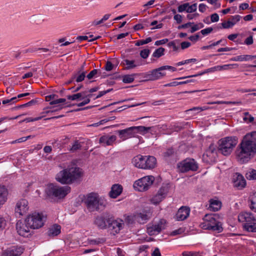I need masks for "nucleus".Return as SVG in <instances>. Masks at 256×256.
<instances>
[{"label": "nucleus", "instance_id": "c756f323", "mask_svg": "<svg viewBox=\"0 0 256 256\" xmlns=\"http://www.w3.org/2000/svg\"><path fill=\"white\" fill-rule=\"evenodd\" d=\"M209 202L210 204L208 209L210 210L216 212L220 209L222 204L219 200L211 199L210 200Z\"/></svg>", "mask_w": 256, "mask_h": 256}, {"label": "nucleus", "instance_id": "6e6552de", "mask_svg": "<svg viewBox=\"0 0 256 256\" xmlns=\"http://www.w3.org/2000/svg\"><path fill=\"white\" fill-rule=\"evenodd\" d=\"M154 180V178L152 176H144L135 181L133 186L134 188L139 192L147 190Z\"/></svg>", "mask_w": 256, "mask_h": 256}, {"label": "nucleus", "instance_id": "de8ad7c7", "mask_svg": "<svg viewBox=\"0 0 256 256\" xmlns=\"http://www.w3.org/2000/svg\"><path fill=\"white\" fill-rule=\"evenodd\" d=\"M197 10V4L195 3L192 5H190L188 3V6L187 8L186 12L188 13H192L196 12Z\"/></svg>", "mask_w": 256, "mask_h": 256}, {"label": "nucleus", "instance_id": "5fc2aeb1", "mask_svg": "<svg viewBox=\"0 0 256 256\" xmlns=\"http://www.w3.org/2000/svg\"><path fill=\"white\" fill-rule=\"evenodd\" d=\"M104 241L105 240L103 238H98L90 240V243L92 244H98L104 242Z\"/></svg>", "mask_w": 256, "mask_h": 256}, {"label": "nucleus", "instance_id": "dca6fc26", "mask_svg": "<svg viewBox=\"0 0 256 256\" xmlns=\"http://www.w3.org/2000/svg\"><path fill=\"white\" fill-rule=\"evenodd\" d=\"M30 227L24 222L18 221L16 224V229L19 235L24 237H28L30 234Z\"/></svg>", "mask_w": 256, "mask_h": 256}, {"label": "nucleus", "instance_id": "20e7f679", "mask_svg": "<svg viewBox=\"0 0 256 256\" xmlns=\"http://www.w3.org/2000/svg\"><path fill=\"white\" fill-rule=\"evenodd\" d=\"M83 202L89 212L98 211L101 208H104L106 204V201L94 192L88 194L84 197Z\"/></svg>", "mask_w": 256, "mask_h": 256}, {"label": "nucleus", "instance_id": "79ce46f5", "mask_svg": "<svg viewBox=\"0 0 256 256\" xmlns=\"http://www.w3.org/2000/svg\"><path fill=\"white\" fill-rule=\"evenodd\" d=\"M246 176L249 180H256V170L252 169L246 173Z\"/></svg>", "mask_w": 256, "mask_h": 256}, {"label": "nucleus", "instance_id": "1a4fd4ad", "mask_svg": "<svg viewBox=\"0 0 256 256\" xmlns=\"http://www.w3.org/2000/svg\"><path fill=\"white\" fill-rule=\"evenodd\" d=\"M180 172H186L190 170L196 171L198 169V165L194 159H186L178 164Z\"/></svg>", "mask_w": 256, "mask_h": 256}, {"label": "nucleus", "instance_id": "2eb2a0df", "mask_svg": "<svg viewBox=\"0 0 256 256\" xmlns=\"http://www.w3.org/2000/svg\"><path fill=\"white\" fill-rule=\"evenodd\" d=\"M28 210V202L25 199L18 201L15 208V214L16 216H22L26 214Z\"/></svg>", "mask_w": 256, "mask_h": 256}, {"label": "nucleus", "instance_id": "f3484780", "mask_svg": "<svg viewBox=\"0 0 256 256\" xmlns=\"http://www.w3.org/2000/svg\"><path fill=\"white\" fill-rule=\"evenodd\" d=\"M24 248L22 246H12L2 252V256H18L23 253Z\"/></svg>", "mask_w": 256, "mask_h": 256}, {"label": "nucleus", "instance_id": "473e14b6", "mask_svg": "<svg viewBox=\"0 0 256 256\" xmlns=\"http://www.w3.org/2000/svg\"><path fill=\"white\" fill-rule=\"evenodd\" d=\"M124 64L126 66V70H130L138 66H140L141 64L138 63L134 60H129L128 59H126L124 60Z\"/></svg>", "mask_w": 256, "mask_h": 256}, {"label": "nucleus", "instance_id": "ea45409f", "mask_svg": "<svg viewBox=\"0 0 256 256\" xmlns=\"http://www.w3.org/2000/svg\"><path fill=\"white\" fill-rule=\"evenodd\" d=\"M86 72H82L81 73L78 74L76 72V74H74L73 75H76V77L75 78L76 81L77 82L83 81L84 80Z\"/></svg>", "mask_w": 256, "mask_h": 256}, {"label": "nucleus", "instance_id": "8fccbe9b", "mask_svg": "<svg viewBox=\"0 0 256 256\" xmlns=\"http://www.w3.org/2000/svg\"><path fill=\"white\" fill-rule=\"evenodd\" d=\"M150 54V50L144 49L140 52V55L142 58L146 59L148 58Z\"/></svg>", "mask_w": 256, "mask_h": 256}, {"label": "nucleus", "instance_id": "052dcab7", "mask_svg": "<svg viewBox=\"0 0 256 256\" xmlns=\"http://www.w3.org/2000/svg\"><path fill=\"white\" fill-rule=\"evenodd\" d=\"M110 118H104V119H103V120H100V122H98L93 124H92V126H100L101 124H105L106 122L110 121Z\"/></svg>", "mask_w": 256, "mask_h": 256}, {"label": "nucleus", "instance_id": "f704fd0d", "mask_svg": "<svg viewBox=\"0 0 256 256\" xmlns=\"http://www.w3.org/2000/svg\"><path fill=\"white\" fill-rule=\"evenodd\" d=\"M82 146L80 144V142L78 140H76L74 141L71 148H70V151L72 152H75L77 150L81 149Z\"/></svg>", "mask_w": 256, "mask_h": 256}, {"label": "nucleus", "instance_id": "338daca9", "mask_svg": "<svg viewBox=\"0 0 256 256\" xmlns=\"http://www.w3.org/2000/svg\"><path fill=\"white\" fill-rule=\"evenodd\" d=\"M113 68L114 65L112 64L110 62L108 61L105 66V70L106 71H110L112 70Z\"/></svg>", "mask_w": 256, "mask_h": 256}, {"label": "nucleus", "instance_id": "e2e57ef3", "mask_svg": "<svg viewBox=\"0 0 256 256\" xmlns=\"http://www.w3.org/2000/svg\"><path fill=\"white\" fill-rule=\"evenodd\" d=\"M219 20V16L216 13L212 14L210 16V20L212 22H217Z\"/></svg>", "mask_w": 256, "mask_h": 256}, {"label": "nucleus", "instance_id": "412c9836", "mask_svg": "<svg viewBox=\"0 0 256 256\" xmlns=\"http://www.w3.org/2000/svg\"><path fill=\"white\" fill-rule=\"evenodd\" d=\"M116 132L122 140H125L129 138L134 137L135 135V132H134L132 126L118 130Z\"/></svg>", "mask_w": 256, "mask_h": 256}, {"label": "nucleus", "instance_id": "393cba45", "mask_svg": "<svg viewBox=\"0 0 256 256\" xmlns=\"http://www.w3.org/2000/svg\"><path fill=\"white\" fill-rule=\"evenodd\" d=\"M61 226L57 224H54L50 226L47 232V234L50 238H54L60 234Z\"/></svg>", "mask_w": 256, "mask_h": 256}, {"label": "nucleus", "instance_id": "cd10ccee", "mask_svg": "<svg viewBox=\"0 0 256 256\" xmlns=\"http://www.w3.org/2000/svg\"><path fill=\"white\" fill-rule=\"evenodd\" d=\"M145 169H150L154 168L156 163V158L153 156H144Z\"/></svg>", "mask_w": 256, "mask_h": 256}, {"label": "nucleus", "instance_id": "4be33fe9", "mask_svg": "<svg viewBox=\"0 0 256 256\" xmlns=\"http://www.w3.org/2000/svg\"><path fill=\"white\" fill-rule=\"evenodd\" d=\"M190 214V208L188 206H182L178 209L176 214L175 218L178 221L184 220L188 218Z\"/></svg>", "mask_w": 256, "mask_h": 256}, {"label": "nucleus", "instance_id": "b1692460", "mask_svg": "<svg viewBox=\"0 0 256 256\" xmlns=\"http://www.w3.org/2000/svg\"><path fill=\"white\" fill-rule=\"evenodd\" d=\"M144 156L138 155L132 158V163L136 168L144 169L146 166L144 164Z\"/></svg>", "mask_w": 256, "mask_h": 256}, {"label": "nucleus", "instance_id": "c9c22d12", "mask_svg": "<svg viewBox=\"0 0 256 256\" xmlns=\"http://www.w3.org/2000/svg\"><path fill=\"white\" fill-rule=\"evenodd\" d=\"M165 49L162 47L156 49L153 52L152 56L154 58H159L164 55Z\"/></svg>", "mask_w": 256, "mask_h": 256}, {"label": "nucleus", "instance_id": "0e129e2a", "mask_svg": "<svg viewBox=\"0 0 256 256\" xmlns=\"http://www.w3.org/2000/svg\"><path fill=\"white\" fill-rule=\"evenodd\" d=\"M191 43L188 42H183L180 43V47L182 50H184L190 46Z\"/></svg>", "mask_w": 256, "mask_h": 256}, {"label": "nucleus", "instance_id": "c85d7f7f", "mask_svg": "<svg viewBox=\"0 0 256 256\" xmlns=\"http://www.w3.org/2000/svg\"><path fill=\"white\" fill-rule=\"evenodd\" d=\"M162 230V225L160 224L148 227L147 232L150 236L158 234Z\"/></svg>", "mask_w": 256, "mask_h": 256}, {"label": "nucleus", "instance_id": "423d86ee", "mask_svg": "<svg viewBox=\"0 0 256 256\" xmlns=\"http://www.w3.org/2000/svg\"><path fill=\"white\" fill-rule=\"evenodd\" d=\"M204 222L201 223V226L203 229L221 232L223 228L222 224L218 222L214 216L212 214H206L203 218Z\"/></svg>", "mask_w": 256, "mask_h": 256}, {"label": "nucleus", "instance_id": "f03ea898", "mask_svg": "<svg viewBox=\"0 0 256 256\" xmlns=\"http://www.w3.org/2000/svg\"><path fill=\"white\" fill-rule=\"evenodd\" d=\"M82 170L78 167L66 168L60 170L56 175V179L62 184H71L82 176Z\"/></svg>", "mask_w": 256, "mask_h": 256}, {"label": "nucleus", "instance_id": "a211bd4d", "mask_svg": "<svg viewBox=\"0 0 256 256\" xmlns=\"http://www.w3.org/2000/svg\"><path fill=\"white\" fill-rule=\"evenodd\" d=\"M162 71V70H160L158 68L148 72L144 77L150 80L160 79L166 75V73Z\"/></svg>", "mask_w": 256, "mask_h": 256}, {"label": "nucleus", "instance_id": "864d4df0", "mask_svg": "<svg viewBox=\"0 0 256 256\" xmlns=\"http://www.w3.org/2000/svg\"><path fill=\"white\" fill-rule=\"evenodd\" d=\"M221 42H222V40H218L216 42H214L212 43V44H210L209 46H204L202 47L201 49L202 50H206L212 48L214 46L220 44Z\"/></svg>", "mask_w": 256, "mask_h": 256}, {"label": "nucleus", "instance_id": "9b49d317", "mask_svg": "<svg viewBox=\"0 0 256 256\" xmlns=\"http://www.w3.org/2000/svg\"><path fill=\"white\" fill-rule=\"evenodd\" d=\"M110 214L108 213H104L97 216L94 220L95 224L100 229H106L108 222H110Z\"/></svg>", "mask_w": 256, "mask_h": 256}, {"label": "nucleus", "instance_id": "0eeeda50", "mask_svg": "<svg viewBox=\"0 0 256 256\" xmlns=\"http://www.w3.org/2000/svg\"><path fill=\"white\" fill-rule=\"evenodd\" d=\"M44 216L42 213L34 212L28 215L25 219V222L31 229H38L42 228L44 223Z\"/></svg>", "mask_w": 256, "mask_h": 256}, {"label": "nucleus", "instance_id": "c03bdc74", "mask_svg": "<svg viewBox=\"0 0 256 256\" xmlns=\"http://www.w3.org/2000/svg\"><path fill=\"white\" fill-rule=\"evenodd\" d=\"M63 108V106L61 104H58L56 106L53 107V110H44L42 112V114H48L50 113H52L54 112H56L58 110H62Z\"/></svg>", "mask_w": 256, "mask_h": 256}, {"label": "nucleus", "instance_id": "4d7b16f0", "mask_svg": "<svg viewBox=\"0 0 256 256\" xmlns=\"http://www.w3.org/2000/svg\"><path fill=\"white\" fill-rule=\"evenodd\" d=\"M159 69L160 70H171L172 72H175L176 70V68L174 67H173L172 66H162L160 67L159 68Z\"/></svg>", "mask_w": 256, "mask_h": 256}, {"label": "nucleus", "instance_id": "49530a36", "mask_svg": "<svg viewBox=\"0 0 256 256\" xmlns=\"http://www.w3.org/2000/svg\"><path fill=\"white\" fill-rule=\"evenodd\" d=\"M244 117L243 118V120L245 122H252L254 120V118L249 114L248 112H244Z\"/></svg>", "mask_w": 256, "mask_h": 256}, {"label": "nucleus", "instance_id": "a878e982", "mask_svg": "<svg viewBox=\"0 0 256 256\" xmlns=\"http://www.w3.org/2000/svg\"><path fill=\"white\" fill-rule=\"evenodd\" d=\"M58 97V95L55 94H52L46 96L45 99L46 101L50 102V105L58 104L60 103H64L66 102V100L63 98L55 100V98Z\"/></svg>", "mask_w": 256, "mask_h": 256}, {"label": "nucleus", "instance_id": "f8f14e48", "mask_svg": "<svg viewBox=\"0 0 256 256\" xmlns=\"http://www.w3.org/2000/svg\"><path fill=\"white\" fill-rule=\"evenodd\" d=\"M238 142V138L236 136L225 137V156L229 155Z\"/></svg>", "mask_w": 256, "mask_h": 256}, {"label": "nucleus", "instance_id": "7ed1b4c3", "mask_svg": "<svg viewBox=\"0 0 256 256\" xmlns=\"http://www.w3.org/2000/svg\"><path fill=\"white\" fill-rule=\"evenodd\" d=\"M218 152L224 154V138L220 139L216 144L213 143L210 144L208 148L202 155V160L208 164L215 162L216 160Z\"/></svg>", "mask_w": 256, "mask_h": 256}, {"label": "nucleus", "instance_id": "09e8293b", "mask_svg": "<svg viewBox=\"0 0 256 256\" xmlns=\"http://www.w3.org/2000/svg\"><path fill=\"white\" fill-rule=\"evenodd\" d=\"M250 202L249 206L250 209L256 212V202L254 198H252L248 200Z\"/></svg>", "mask_w": 256, "mask_h": 256}, {"label": "nucleus", "instance_id": "4c0bfd02", "mask_svg": "<svg viewBox=\"0 0 256 256\" xmlns=\"http://www.w3.org/2000/svg\"><path fill=\"white\" fill-rule=\"evenodd\" d=\"M134 74H126L122 76V82L125 84H130L134 81Z\"/></svg>", "mask_w": 256, "mask_h": 256}, {"label": "nucleus", "instance_id": "a19ab883", "mask_svg": "<svg viewBox=\"0 0 256 256\" xmlns=\"http://www.w3.org/2000/svg\"><path fill=\"white\" fill-rule=\"evenodd\" d=\"M152 41V38L150 37H148L145 40H140L136 42L135 46H140L145 44H147Z\"/></svg>", "mask_w": 256, "mask_h": 256}, {"label": "nucleus", "instance_id": "603ef678", "mask_svg": "<svg viewBox=\"0 0 256 256\" xmlns=\"http://www.w3.org/2000/svg\"><path fill=\"white\" fill-rule=\"evenodd\" d=\"M188 6V2L184 3L180 5L178 8V12H182L184 11L186 12Z\"/></svg>", "mask_w": 256, "mask_h": 256}, {"label": "nucleus", "instance_id": "13d9d810", "mask_svg": "<svg viewBox=\"0 0 256 256\" xmlns=\"http://www.w3.org/2000/svg\"><path fill=\"white\" fill-rule=\"evenodd\" d=\"M200 36V33H197L193 36H190L188 39L192 42H196L199 40Z\"/></svg>", "mask_w": 256, "mask_h": 256}, {"label": "nucleus", "instance_id": "6ab92c4d", "mask_svg": "<svg viewBox=\"0 0 256 256\" xmlns=\"http://www.w3.org/2000/svg\"><path fill=\"white\" fill-rule=\"evenodd\" d=\"M234 186L238 190H242L246 186V180L240 173L236 172L233 176Z\"/></svg>", "mask_w": 256, "mask_h": 256}, {"label": "nucleus", "instance_id": "680f3d73", "mask_svg": "<svg viewBox=\"0 0 256 256\" xmlns=\"http://www.w3.org/2000/svg\"><path fill=\"white\" fill-rule=\"evenodd\" d=\"M224 66H217L214 67L208 68L207 70L208 72H214L216 70H220L223 69Z\"/></svg>", "mask_w": 256, "mask_h": 256}, {"label": "nucleus", "instance_id": "3c124183", "mask_svg": "<svg viewBox=\"0 0 256 256\" xmlns=\"http://www.w3.org/2000/svg\"><path fill=\"white\" fill-rule=\"evenodd\" d=\"M174 150L172 148L168 149L164 153V156L166 158H169L174 155Z\"/></svg>", "mask_w": 256, "mask_h": 256}, {"label": "nucleus", "instance_id": "58836bf2", "mask_svg": "<svg viewBox=\"0 0 256 256\" xmlns=\"http://www.w3.org/2000/svg\"><path fill=\"white\" fill-rule=\"evenodd\" d=\"M233 61H248L250 60V56L248 55H240L235 56L230 60Z\"/></svg>", "mask_w": 256, "mask_h": 256}, {"label": "nucleus", "instance_id": "bf43d9fd", "mask_svg": "<svg viewBox=\"0 0 256 256\" xmlns=\"http://www.w3.org/2000/svg\"><path fill=\"white\" fill-rule=\"evenodd\" d=\"M212 30L213 29L212 28L209 27L201 30L199 33L202 34L203 36H206L210 34L212 31Z\"/></svg>", "mask_w": 256, "mask_h": 256}, {"label": "nucleus", "instance_id": "6e6d98bb", "mask_svg": "<svg viewBox=\"0 0 256 256\" xmlns=\"http://www.w3.org/2000/svg\"><path fill=\"white\" fill-rule=\"evenodd\" d=\"M98 69H94L92 70L87 76L86 77L88 80H91L95 76L98 74Z\"/></svg>", "mask_w": 256, "mask_h": 256}, {"label": "nucleus", "instance_id": "39448f33", "mask_svg": "<svg viewBox=\"0 0 256 256\" xmlns=\"http://www.w3.org/2000/svg\"><path fill=\"white\" fill-rule=\"evenodd\" d=\"M70 191V188L68 186H59L54 184H50L46 190L48 196L50 198H62Z\"/></svg>", "mask_w": 256, "mask_h": 256}, {"label": "nucleus", "instance_id": "ddd939ff", "mask_svg": "<svg viewBox=\"0 0 256 256\" xmlns=\"http://www.w3.org/2000/svg\"><path fill=\"white\" fill-rule=\"evenodd\" d=\"M168 192V188L162 186L158 190L156 194L150 198V202L154 204H158L165 198Z\"/></svg>", "mask_w": 256, "mask_h": 256}, {"label": "nucleus", "instance_id": "bb28decb", "mask_svg": "<svg viewBox=\"0 0 256 256\" xmlns=\"http://www.w3.org/2000/svg\"><path fill=\"white\" fill-rule=\"evenodd\" d=\"M122 191V187L121 185L118 184H114L111 188L109 196L110 198H115L121 194Z\"/></svg>", "mask_w": 256, "mask_h": 256}, {"label": "nucleus", "instance_id": "4468645a", "mask_svg": "<svg viewBox=\"0 0 256 256\" xmlns=\"http://www.w3.org/2000/svg\"><path fill=\"white\" fill-rule=\"evenodd\" d=\"M150 212L144 211L136 213L133 216H130L128 218H132V220H136L140 224H146L150 218Z\"/></svg>", "mask_w": 256, "mask_h": 256}, {"label": "nucleus", "instance_id": "72a5a7b5", "mask_svg": "<svg viewBox=\"0 0 256 256\" xmlns=\"http://www.w3.org/2000/svg\"><path fill=\"white\" fill-rule=\"evenodd\" d=\"M83 94H84V92H79L72 95H69L67 96V98L71 100H83L84 98V96H83Z\"/></svg>", "mask_w": 256, "mask_h": 256}, {"label": "nucleus", "instance_id": "2f4dec72", "mask_svg": "<svg viewBox=\"0 0 256 256\" xmlns=\"http://www.w3.org/2000/svg\"><path fill=\"white\" fill-rule=\"evenodd\" d=\"M243 228L248 232H256V219L255 218V220H252V222L246 223L244 225Z\"/></svg>", "mask_w": 256, "mask_h": 256}, {"label": "nucleus", "instance_id": "f257e3e1", "mask_svg": "<svg viewBox=\"0 0 256 256\" xmlns=\"http://www.w3.org/2000/svg\"><path fill=\"white\" fill-rule=\"evenodd\" d=\"M236 158L240 164L249 162L256 154V131L247 133L238 145Z\"/></svg>", "mask_w": 256, "mask_h": 256}, {"label": "nucleus", "instance_id": "aec40b11", "mask_svg": "<svg viewBox=\"0 0 256 256\" xmlns=\"http://www.w3.org/2000/svg\"><path fill=\"white\" fill-rule=\"evenodd\" d=\"M238 220L242 224V228H244V225L246 223H250L252 222V220H255V218L252 212H244L238 214Z\"/></svg>", "mask_w": 256, "mask_h": 256}, {"label": "nucleus", "instance_id": "a18cd8bd", "mask_svg": "<svg viewBox=\"0 0 256 256\" xmlns=\"http://www.w3.org/2000/svg\"><path fill=\"white\" fill-rule=\"evenodd\" d=\"M92 94H88L84 96V100L78 104H77V106H84L88 104L90 100V98H92Z\"/></svg>", "mask_w": 256, "mask_h": 256}, {"label": "nucleus", "instance_id": "774afa93", "mask_svg": "<svg viewBox=\"0 0 256 256\" xmlns=\"http://www.w3.org/2000/svg\"><path fill=\"white\" fill-rule=\"evenodd\" d=\"M194 25L191 27L190 29L188 30V32L190 33H194L195 32L200 30L199 24H193Z\"/></svg>", "mask_w": 256, "mask_h": 256}, {"label": "nucleus", "instance_id": "5701e85b", "mask_svg": "<svg viewBox=\"0 0 256 256\" xmlns=\"http://www.w3.org/2000/svg\"><path fill=\"white\" fill-rule=\"evenodd\" d=\"M116 140L114 135L106 134L102 136L99 140V142L103 146H112Z\"/></svg>", "mask_w": 256, "mask_h": 256}, {"label": "nucleus", "instance_id": "37998d69", "mask_svg": "<svg viewBox=\"0 0 256 256\" xmlns=\"http://www.w3.org/2000/svg\"><path fill=\"white\" fill-rule=\"evenodd\" d=\"M180 42V40H175L171 41L168 44V46L169 48H172L174 51H176L178 49V46H176Z\"/></svg>", "mask_w": 256, "mask_h": 256}, {"label": "nucleus", "instance_id": "69168bd1", "mask_svg": "<svg viewBox=\"0 0 256 256\" xmlns=\"http://www.w3.org/2000/svg\"><path fill=\"white\" fill-rule=\"evenodd\" d=\"M242 16L240 15H235L234 16H232L231 17V21L233 22L234 24H235L238 22L240 21Z\"/></svg>", "mask_w": 256, "mask_h": 256}, {"label": "nucleus", "instance_id": "7c9ffc66", "mask_svg": "<svg viewBox=\"0 0 256 256\" xmlns=\"http://www.w3.org/2000/svg\"><path fill=\"white\" fill-rule=\"evenodd\" d=\"M8 194L6 188L4 186H0V207L6 202Z\"/></svg>", "mask_w": 256, "mask_h": 256}, {"label": "nucleus", "instance_id": "e433bc0d", "mask_svg": "<svg viewBox=\"0 0 256 256\" xmlns=\"http://www.w3.org/2000/svg\"><path fill=\"white\" fill-rule=\"evenodd\" d=\"M135 132V134L138 132H148L150 130V127H146L144 126H132Z\"/></svg>", "mask_w": 256, "mask_h": 256}, {"label": "nucleus", "instance_id": "9d476101", "mask_svg": "<svg viewBox=\"0 0 256 256\" xmlns=\"http://www.w3.org/2000/svg\"><path fill=\"white\" fill-rule=\"evenodd\" d=\"M110 220V221L108 222V228H106L110 231L111 234L115 235L116 234L118 233L122 228L124 223L122 220H114L111 215Z\"/></svg>", "mask_w": 256, "mask_h": 256}]
</instances>
